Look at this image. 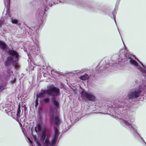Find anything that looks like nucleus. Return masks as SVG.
Listing matches in <instances>:
<instances>
[{"label":"nucleus","mask_w":146,"mask_h":146,"mask_svg":"<svg viewBox=\"0 0 146 146\" xmlns=\"http://www.w3.org/2000/svg\"><path fill=\"white\" fill-rule=\"evenodd\" d=\"M113 18H114V21H115V23H116L115 20V17H114V15H113Z\"/></svg>","instance_id":"cd10ccee"},{"label":"nucleus","mask_w":146,"mask_h":146,"mask_svg":"<svg viewBox=\"0 0 146 146\" xmlns=\"http://www.w3.org/2000/svg\"><path fill=\"white\" fill-rule=\"evenodd\" d=\"M146 78V76L142 74ZM142 88H136L131 90L128 92L127 97L129 100H133L136 99L140 96H143L146 93V84H143L142 86Z\"/></svg>","instance_id":"39448f33"},{"label":"nucleus","mask_w":146,"mask_h":146,"mask_svg":"<svg viewBox=\"0 0 146 146\" xmlns=\"http://www.w3.org/2000/svg\"><path fill=\"white\" fill-rule=\"evenodd\" d=\"M11 21L13 23L17 25H19V22L18 20L12 18Z\"/></svg>","instance_id":"dca6fc26"},{"label":"nucleus","mask_w":146,"mask_h":146,"mask_svg":"<svg viewBox=\"0 0 146 146\" xmlns=\"http://www.w3.org/2000/svg\"><path fill=\"white\" fill-rule=\"evenodd\" d=\"M29 140V142L31 144H32L33 143H32V141H31L30 139H29V138H28Z\"/></svg>","instance_id":"bb28decb"},{"label":"nucleus","mask_w":146,"mask_h":146,"mask_svg":"<svg viewBox=\"0 0 146 146\" xmlns=\"http://www.w3.org/2000/svg\"><path fill=\"white\" fill-rule=\"evenodd\" d=\"M102 62L100 63L96 67V69L97 70H99L98 72H99L100 70H103L106 68L109 67V65L108 64H104L102 65Z\"/></svg>","instance_id":"9b49d317"},{"label":"nucleus","mask_w":146,"mask_h":146,"mask_svg":"<svg viewBox=\"0 0 146 146\" xmlns=\"http://www.w3.org/2000/svg\"><path fill=\"white\" fill-rule=\"evenodd\" d=\"M137 60H138L140 63V64H139L138 63V65H141V64H143V66L144 68H145V69H146V68L144 66V65H143V64L141 63V62H140V61L138 60V59H137Z\"/></svg>","instance_id":"b1692460"},{"label":"nucleus","mask_w":146,"mask_h":146,"mask_svg":"<svg viewBox=\"0 0 146 146\" xmlns=\"http://www.w3.org/2000/svg\"><path fill=\"white\" fill-rule=\"evenodd\" d=\"M4 5L6 7L3 11V15H5V19H8L11 17V14L9 10L10 5V0H4Z\"/></svg>","instance_id":"1a4fd4ad"},{"label":"nucleus","mask_w":146,"mask_h":146,"mask_svg":"<svg viewBox=\"0 0 146 146\" xmlns=\"http://www.w3.org/2000/svg\"><path fill=\"white\" fill-rule=\"evenodd\" d=\"M20 125H21V123H20Z\"/></svg>","instance_id":"2f4dec72"},{"label":"nucleus","mask_w":146,"mask_h":146,"mask_svg":"<svg viewBox=\"0 0 146 146\" xmlns=\"http://www.w3.org/2000/svg\"><path fill=\"white\" fill-rule=\"evenodd\" d=\"M43 101L45 103H47L49 101V99L48 98H45L43 99Z\"/></svg>","instance_id":"f3484780"},{"label":"nucleus","mask_w":146,"mask_h":146,"mask_svg":"<svg viewBox=\"0 0 146 146\" xmlns=\"http://www.w3.org/2000/svg\"><path fill=\"white\" fill-rule=\"evenodd\" d=\"M0 48L3 51H7L8 53L11 56L7 58L5 64L7 66L13 64L15 68H17V66L18 61L19 54L18 53L14 50L13 48L8 49L6 44L2 41L0 40Z\"/></svg>","instance_id":"7ed1b4c3"},{"label":"nucleus","mask_w":146,"mask_h":146,"mask_svg":"<svg viewBox=\"0 0 146 146\" xmlns=\"http://www.w3.org/2000/svg\"><path fill=\"white\" fill-rule=\"evenodd\" d=\"M3 22L4 21L3 20H0V27H1L2 25L3 24Z\"/></svg>","instance_id":"412c9836"},{"label":"nucleus","mask_w":146,"mask_h":146,"mask_svg":"<svg viewBox=\"0 0 146 146\" xmlns=\"http://www.w3.org/2000/svg\"><path fill=\"white\" fill-rule=\"evenodd\" d=\"M59 134L57 127H55V134L52 139L50 140V135L46 132L45 129L42 130L41 135V142L43 146H54L57 141ZM38 146H41L40 145Z\"/></svg>","instance_id":"20e7f679"},{"label":"nucleus","mask_w":146,"mask_h":146,"mask_svg":"<svg viewBox=\"0 0 146 146\" xmlns=\"http://www.w3.org/2000/svg\"><path fill=\"white\" fill-rule=\"evenodd\" d=\"M46 90H42L38 94L36 95V98H43L47 93L48 95L52 96H58L60 94L59 90L53 86H50L48 87Z\"/></svg>","instance_id":"0eeeda50"},{"label":"nucleus","mask_w":146,"mask_h":146,"mask_svg":"<svg viewBox=\"0 0 146 146\" xmlns=\"http://www.w3.org/2000/svg\"><path fill=\"white\" fill-rule=\"evenodd\" d=\"M123 104V103L120 104H114L111 106H107V107L111 108V110L114 113L113 115L114 117L119 119L121 123L125 124L131 133L138 139L141 143L143 144L144 143L146 145V142L137 131V126L135 125H132L130 123L134 122V120L130 119L129 116L125 117L123 115L124 113L127 112L128 108L124 107Z\"/></svg>","instance_id":"f257e3e1"},{"label":"nucleus","mask_w":146,"mask_h":146,"mask_svg":"<svg viewBox=\"0 0 146 146\" xmlns=\"http://www.w3.org/2000/svg\"><path fill=\"white\" fill-rule=\"evenodd\" d=\"M34 68V67H33L31 68V69H33Z\"/></svg>","instance_id":"c756f323"},{"label":"nucleus","mask_w":146,"mask_h":146,"mask_svg":"<svg viewBox=\"0 0 146 146\" xmlns=\"http://www.w3.org/2000/svg\"><path fill=\"white\" fill-rule=\"evenodd\" d=\"M87 7H88L89 9L91 8V7L90 6H87Z\"/></svg>","instance_id":"c85d7f7f"},{"label":"nucleus","mask_w":146,"mask_h":146,"mask_svg":"<svg viewBox=\"0 0 146 146\" xmlns=\"http://www.w3.org/2000/svg\"><path fill=\"white\" fill-rule=\"evenodd\" d=\"M85 69L79 70L72 71V73L74 74H77L78 73H82L86 71Z\"/></svg>","instance_id":"f8f14e48"},{"label":"nucleus","mask_w":146,"mask_h":146,"mask_svg":"<svg viewBox=\"0 0 146 146\" xmlns=\"http://www.w3.org/2000/svg\"><path fill=\"white\" fill-rule=\"evenodd\" d=\"M118 54L119 58L117 61L116 63L121 65L125 62H129L135 69L146 76V69L142 64L141 65L138 64V63L134 59V56L130 54L127 50L124 49H121Z\"/></svg>","instance_id":"f03ea898"},{"label":"nucleus","mask_w":146,"mask_h":146,"mask_svg":"<svg viewBox=\"0 0 146 146\" xmlns=\"http://www.w3.org/2000/svg\"><path fill=\"white\" fill-rule=\"evenodd\" d=\"M32 63H33V64L34 65V64H33V62H32Z\"/></svg>","instance_id":"7c9ffc66"},{"label":"nucleus","mask_w":146,"mask_h":146,"mask_svg":"<svg viewBox=\"0 0 146 146\" xmlns=\"http://www.w3.org/2000/svg\"><path fill=\"white\" fill-rule=\"evenodd\" d=\"M3 90V87L2 86H0V91H1Z\"/></svg>","instance_id":"393cba45"},{"label":"nucleus","mask_w":146,"mask_h":146,"mask_svg":"<svg viewBox=\"0 0 146 146\" xmlns=\"http://www.w3.org/2000/svg\"><path fill=\"white\" fill-rule=\"evenodd\" d=\"M23 113V111H22V112L21 113V111L20 110V108L19 106V108H18V111L17 112L16 114V117L17 119L18 120L19 122V120H20V122H23L25 120V119L23 117L22 118V116H23L24 115H22V113Z\"/></svg>","instance_id":"9d476101"},{"label":"nucleus","mask_w":146,"mask_h":146,"mask_svg":"<svg viewBox=\"0 0 146 146\" xmlns=\"http://www.w3.org/2000/svg\"><path fill=\"white\" fill-rule=\"evenodd\" d=\"M53 103L55 107L54 109L52 108H50V122L52 124H54L57 126L60 124V119L58 115H55L54 116V115L59 108V103L55 98H54L53 99Z\"/></svg>","instance_id":"423d86ee"},{"label":"nucleus","mask_w":146,"mask_h":146,"mask_svg":"<svg viewBox=\"0 0 146 146\" xmlns=\"http://www.w3.org/2000/svg\"><path fill=\"white\" fill-rule=\"evenodd\" d=\"M9 110H8L7 109L5 110V111L7 112H9L10 111H11L13 110V108L12 106H10L9 107Z\"/></svg>","instance_id":"a211bd4d"},{"label":"nucleus","mask_w":146,"mask_h":146,"mask_svg":"<svg viewBox=\"0 0 146 146\" xmlns=\"http://www.w3.org/2000/svg\"><path fill=\"white\" fill-rule=\"evenodd\" d=\"M75 4L76 5L79 6L86 7V6L83 3V2L82 1H77L75 3Z\"/></svg>","instance_id":"ddd939ff"},{"label":"nucleus","mask_w":146,"mask_h":146,"mask_svg":"<svg viewBox=\"0 0 146 146\" xmlns=\"http://www.w3.org/2000/svg\"><path fill=\"white\" fill-rule=\"evenodd\" d=\"M102 11L104 14H107L106 11L107 10L105 9H102Z\"/></svg>","instance_id":"4be33fe9"},{"label":"nucleus","mask_w":146,"mask_h":146,"mask_svg":"<svg viewBox=\"0 0 146 146\" xmlns=\"http://www.w3.org/2000/svg\"><path fill=\"white\" fill-rule=\"evenodd\" d=\"M11 115L12 117L13 118H15V112H11Z\"/></svg>","instance_id":"aec40b11"},{"label":"nucleus","mask_w":146,"mask_h":146,"mask_svg":"<svg viewBox=\"0 0 146 146\" xmlns=\"http://www.w3.org/2000/svg\"><path fill=\"white\" fill-rule=\"evenodd\" d=\"M42 129V124L41 123H39L37 127L35 128V130L36 132H37L38 131H40Z\"/></svg>","instance_id":"2eb2a0df"},{"label":"nucleus","mask_w":146,"mask_h":146,"mask_svg":"<svg viewBox=\"0 0 146 146\" xmlns=\"http://www.w3.org/2000/svg\"><path fill=\"white\" fill-rule=\"evenodd\" d=\"M54 70H52L51 71V74L52 75H54Z\"/></svg>","instance_id":"5701e85b"},{"label":"nucleus","mask_w":146,"mask_h":146,"mask_svg":"<svg viewBox=\"0 0 146 146\" xmlns=\"http://www.w3.org/2000/svg\"><path fill=\"white\" fill-rule=\"evenodd\" d=\"M35 106L36 107H37L38 105V99L37 98L36 99L35 101Z\"/></svg>","instance_id":"6ab92c4d"},{"label":"nucleus","mask_w":146,"mask_h":146,"mask_svg":"<svg viewBox=\"0 0 146 146\" xmlns=\"http://www.w3.org/2000/svg\"><path fill=\"white\" fill-rule=\"evenodd\" d=\"M89 77V76L88 74H85L84 75L81 76L80 78L83 80H85L88 79Z\"/></svg>","instance_id":"4468645a"},{"label":"nucleus","mask_w":146,"mask_h":146,"mask_svg":"<svg viewBox=\"0 0 146 146\" xmlns=\"http://www.w3.org/2000/svg\"><path fill=\"white\" fill-rule=\"evenodd\" d=\"M81 97L83 101H94L96 98L91 92L83 91L81 93Z\"/></svg>","instance_id":"6e6552de"},{"label":"nucleus","mask_w":146,"mask_h":146,"mask_svg":"<svg viewBox=\"0 0 146 146\" xmlns=\"http://www.w3.org/2000/svg\"><path fill=\"white\" fill-rule=\"evenodd\" d=\"M42 109L41 108H39V112L40 113L41 112V111H42Z\"/></svg>","instance_id":"a878e982"}]
</instances>
